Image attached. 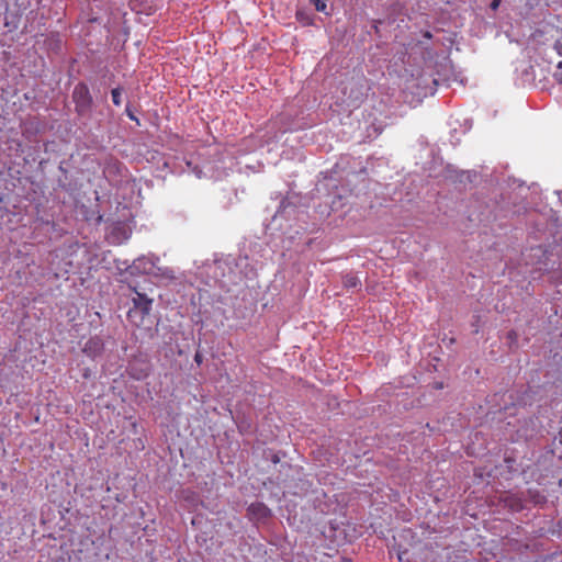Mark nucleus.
Listing matches in <instances>:
<instances>
[{"mask_svg":"<svg viewBox=\"0 0 562 562\" xmlns=\"http://www.w3.org/2000/svg\"><path fill=\"white\" fill-rule=\"evenodd\" d=\"M422 34H423V37L426 38V40H431L432 38V34L429 31H424Z\"/></svg>","mask_w":562,"mask_h":562,"instance_id":"bb28decb","label":"nucleus"},{"mask_svg":"<svg viewBox=\"0 0 562 562\" xmlns=\"http://www.w3.org/2000/svg\"><path fill=\"white\" fill-rule=\"evenodd\" d=\"M71 99L75 103V112L80 117H88L94 106V100L88 85L79 81L72 89Z\"/></svg>","mask_w":562,"mask_h":562,"instance_id":"f257e3e1","label":"nucleus"},{"mask_svg":"<svg viewBox=\"0 0 562 562\" xmlns=\"http://www.w3.org/2000/svg\"><path fill=\"white\" fill-rule=\"evenodd\" d=\"M295 18L303 25H312L314 22L313 16L304 9H299L295 13Z\"/></svg>","mask_w":562,"mask_h":562,"instance_id":"1a4fd4ad","label":"nucleus"},{"mask_svg":"<svg viewBox=\"0 0 562 562\" xmlns=\"http://www.w3.org/2000/svg\"><path fill=\"white\" fill-rule=\"evenodd\" d=\"M510 508L515 509V510H520L522 508V505L520 503V499L518 498H515L510 502Z\"/></svg>","mask_w":562,"mask_h":562,"instance_id":"412c9836","label":"nucleus"},{"mask_svg":"<svg viewBox=\"0 0 562 562\" xmlns=\"http://www.w3.org/2000/svg\"><path fill=\"white\" fill-rule=\"evenodd\" d=\"M554 49L557 50V53L562 56V42L558 41L555 42L554 44Z\"/></svg>","mask_w":562,"mask_h":562,"instance_id":"b1692460","label":"nucleus"},{"mask_svg":"<svg viewBox=\"0 0 562 562\" xmlns=\"http://www.w3.org/2000/svg\"><path fill=\"white\" fill-rule=\"evenodd\" d=\"M127 288H128V290H130V291H132L135 295H136V292H139V291L137 290L136 285H135V284H133V283H127Z\"/></svg>","mask_w":562,"mask_h":562,"instance_id":"a878e982","label":"nucleus"},{"mask_svg":"<svg viewBox=\"0 0 562 562\" xmlns=\"http://www.w3.org/2000/svg\"><path fill=\"white\" fill-rule=\"evenodd\" d=\"M412 49H413V52H426L428 54V56H431L432 52H434V49L431 47H429L428 45H426L423 41H418L413 46Z\"/></svg>","mask_w":562,"mask_h":562,"instance_id":"dca6fc26","label":"nucleus"},{"mask_svg":"<svg viewBox=\"0 0 562 562\" xmlns=\"http://www.w3.org/2000/svg\"><path fill=\"white\" fill-rule=\"evenodd\" d=\"M448 562H472L464 553L451 552L448 555Z\"/></svg>","mask_w":562,"mask_h":562,"instance_id":"2eb2a0df","label":"nucleus"},{"mask_svg":"<svg viewBox=\"0 0 562 562\" xmlns=\"http://www.w3.org/2000/svg\"><path fill=\"white\" fill-rule=\"evenodd\" d=\"M247 515L250 519L265 520L272 516V512L265 503L255 502L247 507Z\"/></svg>","mask_w":562,"mask_h":562,"instance_id":"0eeeda50","label":"nucleus"},{"mask_svg":"<svg viewBox=\"0 0 562 562\" xmlns=\"http://www.w3.org/2000/svg\"><path fill=\"white\" fill-rule=\"evenodd\" d=\"M102 172L111 184H116L126 176L127 168L115 157H108L104 160Z\"/></svg>","mask_w":562,"mask_h":562,"instance_id":"7ed1b4c3","label":"nucleus"},{"mask_svg":"<svg viewBox=\"0 0 562 562\" xmlns=\"http://www.w3.org/2000/svg\"><path fill=\"white\" fill-rule=\"evenodd\" d=\"M19 18H20V15L18 13L16 14L8 13L5 15V26H12L13 29H16Z\"/></svg>","mask_w":562,"mask_h":562,"instance_id":"f3484780","label":"nucleus"},{"mask_svg":"<svg viewBox=\"0 0 562 562\" xmlns=\"http://www.w3.org/2000/svg\"><path fill=\"white\" fill-rule=\"evenodd\" d=\"M154 300L148 297L145 293L136 292L132 299V307L127 312V319L133 325L139 327L143 325L144 319L148 316L153 308Z\"/></svg>","mask_w":562,"mask_h":562,"instance_id":"f03ea898","label":"nucleus"},{"mask_svg":"<svg viewBox=\"0 0 562 562\" xmlns=\"http://www.w3.org/2000/svg\"><path fill=\"white\" fill-rule=\"evenodd\" d=\"M528 494L535 504H543L547 502L546 496L541 495L538 491L528 490Z\"/></svg>","mask_w":562,"mask_h":562,"instance_id":"a211bd4d","label":"nucleus"},{"mask_svg":"<svg viewBox=\"0 0 562 562\" xmlns=\"http://www.w3.org/2000/svg\"><path fill=\"white\" fill-rule=\"evenodd\" d=\"M499 4H501V0H492V2H491V5H490V7H491V9H492V10H497V8L499 7Z\"/></svg>","mask_w":562,"mask_h":562,"instance_id":"393cba45","label":"nucleus"},{"mask_svg":"<svg viewBox=\"0 0 562 562\" xmlns=\"http://www.w3.org/2000/svg\"><path fill=\"white\" fill-rule=\"evenodd\" d=\"M558 194H559L560 201L562 202V191H559Z\"/></svg>","mask_w":562,"mask_h":562,"instance_id":"7c9ffc66","label":"nucleus"},{"mask_svg":"<svg viewBox=\"0 0 562 562\" xmlns=\"http://www.w3.org/2000/svg\"><path fill=\"white\" fill-rule=\"evenodd\" d=\"M83 376L88 378L89 376V372H85Z\"/></svg>","mask_w":562,"mask_h":562,"instance_id":"473e14b6","label":"nucleus"},{"mask_svg":"<svg viewBox=\"0 0 562 562\" xmlns=\"http://www.w3.org/2000/svg\"><path fill=\"white\" fill-rule=\"evenodd\" d=\"M102 221V215H99L98 222L100 223Z\"/></svg>","mask_w":562,"mask_h":562,"instance_id":"2f4dec72","label":"nucleus"},{"mask_svg":"<svg viewBox=\"0 0 562 562\" xmlns=\"http://www.w3.org/2000/svg\"><path fill=\"white\" fill-rule=\"evenodd\" d=\"M300 209V196L296 194L286 195L284 196L279 207L273 215V220H277L278 217L284 218V220H292L295 218L297 215Z\"/></svg>","mask_w":562,"mask_h":562,"instance_id":"20e7f679","label":"nucleus"},{"mask_svg":"<svg viewBox=\"0 0 562 562\" xmlns=\"http://www.w3.org/2000/svg\"><path fill=\"white\" fill-rule=\"evenodd\" d=\"M342 284L346 289H357L361 286V281L355 273L349 272L342 276Z\"/></svg>","mask_w":562,"mask_h":562,"instance_id":"6e6552de","label":"nucleus"},{"mask_svg":"<svg viewBox=\"0 0 562 562\" xmlns=\"http://www.w3.org/2000/svg\"><path fill=\"white\" fill-rule=\"evenodd\" d=\"M442 387H443L442 383H436V389H442Z\"/></svg>","mask_w":562,"mask_h":562,"instance_id":"c756f323","label":"nucleus"},{"mask_svg":"<svg viewBox=\"0 0 562 562\" xmlns=\"http://www.w3.org/2000/svg\"><path fill=\"white\" fill-rule=\"evenodd\" d=\"M339 562H352V561L348 558H341Z\"/></svg>","mask_w":562,"mask_h":562,"instance_id":"c85d7f7f","label":"nucleus"},{"mask_svg":"<svg viewBox=\"0 0 562 562\" xmlns=\"http://www.w3.org/2000/svg\"><path fill=\"white\" fill-rule=\"evenodd\" d=\"M557 71L554 72V78L562 83V61H560L557 66Z\"/></svg>","mask_w":562,"mask_h":562,"instance_id":"aec40b11","label":"nucleus"},{"mask_svg":"<svg viewBox=\"0 0 562 562\" xmlns=\"http://www.w3.org/2000/svg\"><path fill=\"white\" fill-rule=\"evenodd\" d=\"M156 271L158 272L156 277L160 276L167 280H173L176 278L173 270L170 268H160L156 266Z\"/></svg>","mask_w":562,"mask_h":562,"instance_id":"4468645a","label":"nucleus"},{"mask_svg":"<svg viewBox=\"0 0 562 562\" xmlns=\"http://www.w3.org/2000/svg\"><path fill=\"white\" fill-rule=\"evenodd\" d=\"M376 23H380V21H375L374 25H373V29L374 31L378 33L379 32V27H378V24Z\"/></svg>","mask_w":562,"mask_h":562,"instance_id":"cd10ccee","label":"nucleus"},{"mask_svg":"<svg viewBox=\"0 0 562 562\" xmlns=\"http://www.w3.org/2000/svg\"><path fill=\"white\" fill-rule=\"evenodd\" d=\"M281 451L276 452L272 450L265 451L263 453L265 459L271 461L273 464H278L281 461Z\"/></svg>","mask_w":562,"mask_h":562,"instance_id":"ddd939ff","label":"nucleus"},{"mask_svg":"<svg viewBox=\"0 0 562 562\" xmlns=\"http://www.w3.org/2000/svg\"><path fill=\"white\" fill-rule=\"evenodd\" d=\"M125 272L130 273L131 276L158 274L156 271L155 260L146 256H140L136 258L131 265H127L125 267Z\"/></svg>","mask_w":562,"mask_h":562,"instance_id":"39448f33","label":"nucleus"},{"mask_svg":"<svg viewBox=\"0 0 562 562\" xmlns=\"http://www.w3.org/2000/svg\"><path fill=\"white\" fill-rule=\"evenodd\" d=\"M149 0H131L132 8L140 11H148L151 7Z\"/></svg>","mask_w":562,"mask_h":562,"instance_id":"9b49d317","label":"nucleus"},{"mask_svg":"<svg viewBox=\"0 0 562 562\" xmlns=\"http://www.w3.org/2000/svg\"><path fill=\"white\" fill-rule=\"evenodd\" d=\"M125 113L131 121H134L137 125H140L139 119L132 111L130 103L126 104Z\"/></svg>","mask_w":562,"mask_h":562,"instance_id":"6ab92c4d","label":"nucleus"},{"mask_svg":"<svg viewBox=\"0 0 562 562\" xmlns=\"http://www.w3.org/2000/svg\"><path fill=\"white\" fill-rule=\"evenodd\" d=\"M194 362L196 364H199V366L202 364V362H203V355H202V352H200V351L195 352V355H194Z\"/></svg>","mask_w":562,"mask_h":562,"instance_id":"4be33fe9","label":"nucleus"},{"mask_svg":"<svg viewBox=\"0 0 562 562\" xmlns=\"http://www.w3.org/2000/svg\"><path fill=\"white\" fill-rule=\"evenodd\" d=\"M124 88L122 86H117L111 90L112 102L115 106H120L122 104V94Z\"/></svg>","mask_w":562,"mask_h":562,"instance_id":"9d476101","label":"nucleus"},{"mask_svg":"<svg viewBox=\"0 0 562 562\" xmlns=\"http://www.w3.org/2000/svg\"><path fill=\"white\" fill-rule=\"evenodd\" d=\"M310 3L314 5L317 12L325 13L326 15H330V12L327 11V4L325 0H310Z\"/></svg>","mask_w":562,"mask_h":562,"instance_id":"f8f14e48","label":"nucleus"},{"mask_svg":"<svg viewBox=\"0 0 562 562\" xmlns=\"http://www.w3.org/2000/svg\"><path fill=\"white\" fill-rule=\"evenodd\" d=\"M463 178H467V180L471 181V173H470V171H461L460 172V177H459V181L462 182Z\"/></svg>","mask_w":562,"mask_h":562,"instance_id":"5701e85b","label":"nucleus"},{"mask_svg":"<svg viewBox=\"0 0 562 562\" xmlns=\"http://www.w3.org/2000/svg\"><path fill=\"white\" fill-rule=\"evenodd\" d=\"M103 350L104 342L98 336L90 337L82 348V352L91 359L100 357L103 353Z\"/></svg>","mask_w":562,"mask_h":562,"instance_id":"423d86ee","label":"nucleus"}]
</instances>
